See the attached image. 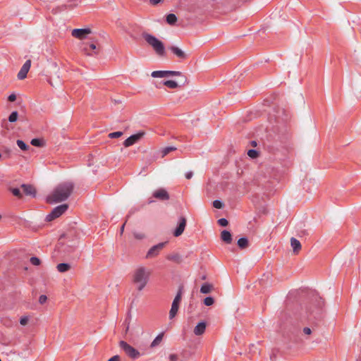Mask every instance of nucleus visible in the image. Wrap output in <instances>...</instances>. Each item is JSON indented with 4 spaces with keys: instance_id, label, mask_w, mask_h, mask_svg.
Instances as JSON below:
<instances>
[{
    "instance_id": "aec40b11",
    "label": "nucleus",
    "mask_w": 361,
    "mask_h": 361,
    "mask_svg": "<svg viewBox=\"0 0 361 361\" xmlns=\"http://www.w3.org/2000/svg\"><path fill=\"white\" fill-rule=\"evenodd\" d=\"M164 332L160 333L158 334L156 338L153 340V341L150 344L151 348H155L157 345L160 344V343L162 341L163 337H164Z\"/></svg>"
},
{
    "instance_id": "a211bd4d",
    "label": "nucleus",
    "mask_w": 361,
    "mask_h": 361,
    "mask_svg": "<svg viewBox=\"0 0 361 361\" xmlns=\"http://www.w3.org/2000/svg\"><path fill=\"white\" fill-rule=\"evenodd\" d=\"M290 245L293 248V252L295 254H298L299 251L301 250L300 242L295 238H290Z\"/></svg>"
},
{
    "instance_id": "dca6fc26",
    "label": "nucleus",
    "mask_w": 361,
    "mask_h": 361,
    "mask_svg": "<svg viewBox=\"0 0 361 361\" xmlns=\"http://www.w3.org/2000/svg\"><path fill=\"white\" fill-rule=\"evenodd\" d=\"M169 49L172 51V53L176 55L178 58L180 59H185L187 58V54L182 49L176 46H171Z\"/></svg>"
},
{
    "instance_id": "423d86ee",
    "label": "nucleus",
    "mask_w": 361,
    "mask_h": 361,
    "mask_svg": "<svg viewBox=\"0 0 361 361\" xmlns=\"http://www.w3.org/2000/svg\"><path fill=\"white\" fill-rule=\"evenodd\" d=\"M182 287L179 288L178 291L172 302L171 308L169 311V318L171 319L175 317L178 311L179 304L182 297Z\"/></svg>"
},
{
    "instance_id": "473e14b6",
    "label": "nucleus",
    "mask_w": 361,
    "mask_h": 361,
    "mask_svg": "<svg viewBox=\"0 0 361 361\" xmlns=\"http://www.w3.org/2000/svg\"><path fill=\"white\" fill-rule=\"evenodd\" d=\"M30 143L35 147H41L42 145V140L37 138L32 139Z\"/></svg>"
},
{
    "instance_id": "6ab92c4d",
    "label": "nucleus",
    "mask_w": 361,
    "mask_h": 361,
    "mask_svg": "<svg viewBox=\"0 0 361 361\" xmlns=\"http://www.w3.org/2000/svg\"><path fill=\"white\" fill-rule=\"evenodd\" d=\"M221 238L226 244H231L233 240L231 232L227 230H224L221 232Z\"/></svg>"
},
{
    "instance_id": "c03bdc74",
    "label": "nucleus",
    "mask_w": 361,
    "mask_h": 361,
    "mask_svg": "<svg viewBox=\"0 0 361 361\" xmlns=\"http://www.w3.org/2000/svg\"><path fill=\"white\" fill-rule=\"evenodd\" d=\"M129 319H130L127 318L125 319V322H124V324L126 325V331H127L129 329V324H130Z\"/></svg>"
},
{
    "instance_id": "b1692460",
    "label": "nucleus",
    "mask_w": 361,
    "mask_h": 361,
    "mask_svg": "<svg viewBox=\"0 0 361 361\" xmlns=\"http://www.w3.org/2000/svg\"><path fill=\"white\" fill-rule=\"evenodd\" d=\"M212 286L208 283H204L202 285L200 288V292L204 294H207L210 293L212 290Z\"/></svg>"
},
{
    "instance_id": "864d4df0",
    "label": "nucleus",
    "mask_w": 361,
    "mask_h": 361,
    "mask_svg": "<svg viewBox=\"0 0 361 361\" xmlns=\"http://www.w3.org/2000/svg\"><path fill=\"white\" fill-rule=\"evenodd\" d=\"M167 259H173V257H167Z\"/></svg>"
},
{
    "instance_id": "de8ad7c7",
    "label": "nucleus",
    "mask_w": 361,
    "mask_h": 361,
    "mask_svg": "<svg viewBox=\"0 0 361 361\" xmlns=\"http://www.w3.org/2000/svg\"><path fill=\"white\" fill-rule=\"evenodd\" d=\"M213 206L216 209H223L225 206V204H213Z\"/></svg>"
},
{
    "instance_id": "a878e982",
    "label": "nucleus",
    "mask_w": 361,
    "mask_h": 361,
    "mask_svg": "<svg viewBox=\"0 0 361 361\" xmlns=\"http://www.w3.org/2000/svg\"><path fill=\"white\" fill-rule=\"evenodd\" d=\"M177 21V17L173 13H170L166 16V22L169 25H173Z\"/></svg>"
},
{
    "instance_id": "2eb2a0df",
    "label": "nucleus",
    "mask_w": 361,
    "mask_h": 361,
    "mask_svg": "<svg viewBox=\"0 0 361 361\" xmlns=\"http://www.w3.org/2000/svg\"><path fill=\"white\" fill-rule=\"evenodd\" d=\"M153 196L160 201H166L169 200V195L168 192L163 188H159L155 190Z\"/></svg>"
},
{
    "instance_id": "49530a36",
    "label": "nucleus",
    "mask_w": 361,
    "mask_h": 361,
    "mask_svg": "<svg viewBox=\"0 0 361 361\" xmlns=\"http://www.w3.org/2000/svg\"><path fill=\"white\" fill-rule=\"evenodd\" d=\"M161 0H149V2L152 5H157L158 4Z\"/></svg>"
},
{
    "instance_id": "0eeeda50",
    "label": "nucleus",
    "mask_w": 361,
    "mask_h": 361,
    "mask_svg": "<svg viewBox=\"0 0 361 361\" xmlns=\"http://www.w3.org/2000/svg\"><path fill=\"white\" fill-rule=\"evenodd\" d=\"M167 242L159 243L152 246L147 252L145 258L150 259L158 256Z\"/></svg>"
},
{
    "instance_id": "bb28decb",
    "label": "nucleus",
    "mask_w": 361,
    "mask_h": 361,
    "mask_svg": "<svg viewBox=\"0 0 361 361\" xmlns=\"http://www.w3.org/2000/svg\"><path fill=\"white\" fill-rule=\"evenodd\" d=\"M164 85L171 89H176L178 87V83L173 80H166L164 82Z\"/></svg>"
},
{
    "instance_id": "9d476101",
    "label": "nucleus",
    "mask_w": 361,
    "mask_h": 361,
    "mask_svg": "<svg viewBox=\"0 0 361 361\" xmlns=\"http://www.w3.org/2000/svg\"><path fill=\"white\" fill-rule=\"evenodd\" d=\"M190 354L186 350H183L179 353L171 354L169 356V361H188Z\"/></svg>"
},
{
    "instance_id": "72a5a7b5",
    "label": "nucleus",
    "mask_w": 361,
    "mask_h": 361,
    "mask_svg": "<svg viewBox=\"0 0 361 361\" xmlns=\"http://www.w3.org/2000/svg\"><path fill=\"white\" fill-rule=\"evenodd\" d=\"M247 155L250 157H251L252 159H255V158H257L258 157V152H257V151H256L255 149H250L247 152Z\"/></svg>"
},
{
    "instance_id": "7ed1b4c3",
    "label": "nucleus",
    "mask_w": 361,
    "mask_h": 361,
    "mask_svg": "<svg viewBox=\"0 0 361 361\" xmlns=\"http://www.w3.org/2000/svg\"><path fill=\"white\" fill-rule=\"evenodd\" d=\"M142 37L145 41L150 46L154 52L159 56H164L166 54L165 47L164 43L157 38L155 36L144 32Z\"/></svg>"
},
{
    "instance_id": "a18cd8bd",
    "label": "nucleus",
    "mask_w": 361,
    "mask_h": 361,
    "mask_svg": "<svg viewBox=\"0 0 361 361\" xmlns=\"http://www.w3.org/2000/svg\"><path fill=\"white\" fill-rule=\"evenodd\" d=\"M193 176V173L192 171H189L185 173V178L187 179H190Z\"/></svg>"
},
{
    "instance_id": "4be33fe9",
    "label": "nucleus",
    "mask_w": 361,
    "mask_h": 361,
    "mask_svg": "<svg viewBox=\"0 0 361 361\" xmlns=\"http://www.w3.org/2000/svg\"><path fill=\"white\" fill-rule=\"evenodd\" d=\"M237 244L240 249H245L248 247V239L245 237L240 238L238 239Z\"/></svg>"
},
{
    "instance_id": "1a4fd4ad",
    "label": "nucleus",
    "mask_w": 361,
    "mask_h": 361,
    "mask_svg": "<svg viewBox=\"0 0 361 361\" xmlns=\"http://www.w3.org/2000/svg\"><path fill=\"white\" fill-rule=\"evenodd\" d=\"M145 135V133L144 131H140L137 133L134 134V135L130 136L128 138H127L123 142V145L126 147H128L135 144L136 142H137L140 140H141L144 137Z\"/></svg>"
},
{
    "instance_id": "e433bc0d",
    "label": "nucleus",
    "mask_w": 361,
    "mask_h": 361,
    "mask_svg": "<svg viewBox=\"0 0 361 361\" xmlns=\"http://www.w3.org/2000/svg\"><path fill=\"white\" fill-rule=\"evenodd\" d=\"M218 224L221 226H226L228 224V221L225 218H221V219H219L218 220Z\"/></svg>"
},
{
    "instance_id": "ddd939ff",
    "label": "nucleus",
    "mask_w": 361,
    "mask_h": 361,
    "mask_svg": "<svg viewBox=\"0 0 361 361\" xmlns=\"http://www.w3.org/2000/svg\"><path fill=\"white\" fill-rule=\"evenodd\" d=\"M315 300L317 301V305L315 307L314 310H309L310 315L312 316L314 318L318 317L322 312V307L324 305V302L322 300V298H318L317 296L315 297Z\"/></svg>"
},
{
    "instance_id": "5701e85b",
    "label": "nucleus",
    "mask_w": 361,
    "mask_h": 361,
    "mask_svg": "<svg viewBox=\"0 0 361 361\" xmlns=\"http://www.w3.org/2000/svg\"><path fill=\"white\" fill-rule=\"evenodd\" d=\"M153 78H168L167 71H155L151 73Z\"/></svg>"
},
{
    "instance_id": "393cba45",
    "label": "nucleus",
    "mask_w": 361,
    "mask_h": 361,
    "mask_svg": "<svg viewBox=\"0 0 361 361\" xmlns=\"http://www.w3.org/2000/svg\"><path fill=\"white\" fill-rule=\"evenodd\" d=\"M175 150H176V147H166L162 148L160 151V152L161 154V157H164L169 153H170L171 152L175 151Z\"/></svg>"
},
{
    "instance_id": "412c9836",
    "label": "nucleus",
    "mask_w": 361,
    "mask_h": 361,
    "mask_svg": "<svg viewBox=\"0 0 361 361\" xmlns=\"http://www.w3.org/2000/svg\"><path fill=\"white\" fill-rule=\"evenodd\" d=\"M57 270L61 273L68 271L71 269V265L68 263H60L57 264Z\"/></svg>"
},
{
    "instance_id": "3c124183",
    "label": "nucleus",
    "mask_w": 361,
    "mask_h": 361,
    "mask_svg": "<svg viewBox=\"0 0 361 361\" xmlns=\"http://www.w3.org/2000/svg\"><path fill=\"white\" fill-rule=\"evenodd\" d=\"M83 51L85 54H87V55H91V54H90L87 51V48H84L83 49Z\"/></svg>"
},
{
    "instance_id": "8fccbe9b",
    "label": "nucleus",
    "mask_w": 361,
    "mask_h": 361,
    "mask_svg": "<svg viewBox=\"0 0 361 361\" xmlns=\"http://www.w3.org/2000/svg\"><path fill=\"white\" fill-rule=\"evenodd\" d=\"M124 227H125V224H123L121 227V231H120V233L121 234L123 233V231H124Z\"/></svg>"
},
{
    "instance_id": "7c9ffc66",
    "label": "nucleus",
    "mask_w": 361,
    "mask_h": 361,
    "mask_svg": "<svg viewBox=\"0 0 361 361\" xmlns=\"http://www.w3.org/2000/svg\"><path fill=\"white\" fill-rule=\"evenodd\" d=\"M214 299L211 296L207 297L204 300V304L206 306H211L214 304Z\"/></svg>"
},
{
    "instance_id": "f3484780",
    "label": "nucleus",
    "mask_w": 361,
    "mask_h": 361,
    "mask_svg": "<svg viewBox=\"0 0 361 361\" xmlns=\"http://www.w3.org/2000/svg\"><path fill=\"white\" fill-rule=\"evenodd\" d=\"M206 329V323L204 322H199L194 329V334L196 336L202 335Z\"/></svg>"
},
{
    "instance_id": "4c0bfd02",
    "label": "nucleus",
    "mask_w": 361,
    "mask_h": 361,
    "mask_svg": "<svg viewBox=\"0 0 361 361\" xmlns=\"http://www.w3.org/2000/svg\"><path fill=\"white\" fill-rule=\"evenodd\" d=\"M47 297L45 295H41L39 298V302L41 305L44 304L47 302Z\"/></svg>"
},
{
    "instance_id": "09e8293b",
    "label": "nucleus",
    "mask_w": 361,
    "mask_h": 361,
    "mask_svg": "<svg viewBox=\"0 0 361 361\" xmlns=\"http://www.w3.org/2000/svg\"><path fill=\"white\" fill-rule=\"evenodd\" d=\"M90 49H92V50L96 49V45H95V44H91L90 45Z\"/></svg>"
},
{
    "instance_id": "39448f33",
    "label": "nucleus",
    "mask_w": 361,
    "mask_h": 361,
    "mask_svg": "<svg viewBox=\"0 0 361 361\" xmlns=\"http://www.w3.org/2000/svg\"><path fill=\"white\" fill-rule=\"evenodd\" d=\"M68 208V204H59L54 208L45 218L47 221H51L62 215Z\"/></svg>"
},
{
    "instance_id": "cd10ccee",
    "label": "nucleus",
    "mask_w": 361,
    "mask_h": 361,
    "mask_svg": "<svg viewBox=\"0 0 361 361\" xmlns=\"http://www.w3.org/2000/svg\"><path fill=\"white\" fill-rule=\"evenodd\" d=\"M11 192L14 196H16L20 199H21L23 197V193L21 192L20 188H11Z\"/></svg>"
},
{
    "instance_id": "a19ab883",
    "label": "nucleus",
    "mask_w": 361,
    "mask_h": 361,
    "mask_svg": "<svg viewBox=\"0 0 361 361\" xmlns=\"http://www.w3.org/2000/svg\"><path fill=\"white\" fill-rule=\"evenodd\" d=\"M302 331H303V333H304L305 334H306V335H310V334L312 333V330H311V329H310V328H309V327H305V328H303Z\"/></svg>"
},
{
    "instance_id": "79ce46f5",
    "label": "nucleus",
    "mask_w": 361,
    "mask_h": 361,
    "mask_svg": "<svg viewBox=\"0 0 361 361\" xmlns=\"http://www.w3.org/2000/svg\"><path fill=\"white\" fill-rule=\"evenodd\" d=\"M8 99L9 102H11L16 101V94H11V95L8 96Z\"/></svg>"
},
{
    "instance_id": "f704fd0d",
    "label": "nucleus",
    "mask_w": 361,
    "mask_h": 361,
    "mask_svg": "<svg viewBox=\"0 0 361 361\" xmlns=\"http://www.w3.org/2000/svg\"><path fill=\"white\" fill-rule=\"evenodd\" d=\"M123 135V133L121 131L114 132L109 134V137L110 138H117L120 137Z\"/></svg>"
},
{
    "instance_id": "37998d69",
    "label": "nucleus",
    "mask_w": 361,
    "mask_h": 361,
    "mask_svg": "<svg viewBox=\"0 0 361 361\" xmlns=\"http://www.w3.org/2000/svg\"><path fill=\"white\" fill-rule=\"evenodd\" d=\"M108 361H120V356L118 355H114L109 359Z\"/></svg>"
},
{
    "instance_id": "58836bf2",
    "label": "nucleus",
    "mask_w": 361,
    "mask_h": 361,
    "mask_svg": "<svg viewBox=\"0 0 361 361\" xmlns=\"http://www.w3.org/2000/svg\"><path fill=\"white\" fill-rule=\"evenodd\" d=\"M133 235L136 239H138V240H141L145 238V235L141 233H134Z\"/></svg>"
},
{
    "instance_id": "603ef678",
    "label": "nucleus",
    "mask_w": 361,
    "mask_h": 361,
    "mask_svg": "<svg viewBox=\"0 0 361 361\" xmlns=\"http://www.w3.org/2000/svg\"><path fill=\"white\" fill-rule=\"evenodd\" d=\"M212 203H214V204H216V203H221V201H219V200H214Z\"/></svg>"
},
{
    "instance_id": "ea45409f",
    "label": "nucleus",
    "mask_w": 361,
    "mask_h": 361,
    "mask_svg": "<svg viewBox=\"0 0 361 361\" xmlns=\"http://www.w3.org/2000/svg\"><path fill=\"white\" fill-rule=\"evenodd\" d=\"M27 322H28V317H22L20 318V323L22 325L27 324Z\"/></svg>"
},
{
    "instance_id": "c756f323",
    "label": "nucleus",
    "mask_w": 361,
    "mask_h": 361,
    "mask_svg": "<svg viewBox=\"0 0 361 361\" xmlns=\"http://www.w3.org/2000/svg\"><path fill=\"white\" fill-rule=\"evenodd\" d=\"M18 114L17 111H13L8 116V121L11 123L16 122L18 119Z\"/></svg>"
},
{
    "instance_id": "2f4dec72",
    "label": "nucleus",
    "mask_w": 361,
    "mask_h": 361,
    "mask_svg": "<svg viewBox=\"0 0 361 361\" xmlns=\"http://www.w3.org/2000/svg\"><path fill=\"white\" fill-rule=\"evenodd\" d=\"M30 262L32 265L35 266H38L41 263L40 259L37 257H32L30 259Z\"/></svg>"
},
{
    "instance_id": "5fc2aeb1",
    "label": "nucleus",
    "mask_w": 361,
    "mask_h": 361,
    "mask_svg": "<svg viewBox=\"0 0 361 361\" xmlns=\"http://www.w3.org/2000/svg\"><path fill=\"white\" fill-rule=\"evenodd\" d=\"M1 157V154H0V158Z\"/></svg>"
},
{
    "instance_id": "f03ea898",
    "label": "nucleus",
    "mask_w": 361,
    "mask_h": 361,
    "mask_svg": "<svg viewBox=\"0 0 361 361\" xmlns=\"http://www.w3.org/2000/svg\"><path fill=\"white\" fill-rule=\"evenodd\" d=\"M151 271L145 267H137L133 274V283L136 285L137 290H142L148 283Z\"/></svg>"
},
{
    "instance_id": "20e7f679",
    "label": "nucleus",
    "mask_w": 361,
    "mask_h": 361,
    "mask_svg": "<svg viewBox=\"0 0 361 361\" xmlns=\"http://www.w3.org/2000/svg\"><path fill=\"white\" fill-rule=\"evenodd\" d=\"M120 348L125 352V353L131 359H137L140 357V353L128 344L127 342L124 341H121L119 342Z\"/></svg>"
},
{
    "instance_id": "f257e3e1",
    "label": "nucleus",
    "mask_w": 361,
    "mask_h": 361,
    "mask_svg": "<svg viewBox=\"0 0 361 361\" xmlns=\"http://www.w3.org/2000/svg\"><path fill=\"white\" fill-rule=\"evenodd\" d=\"M73 190V185L72 183L68 182L56 186L51 193L47 197V202H63L67 200Z\"/></svg>"
},
{
    "instance_id": "f8f14e48",
    "label": "nucleus",
    "mask_w": 361,
    "mask_h": 361,
    "mask_svg": "<svg viewBox=\"0 0 361 361\" xmlns=\"http://www.w3.org/2000/svg\"><path fill=\"white\" fill-rule=\"evenodd\" d=\"M91 32L92 30L90 28L74 29L72 30L71 35L77 39H85Z\"/></svg>"
},
{
    "instance_id": "6e6552de",
    "label": "nucleus",
    "mask_w": 361,
    "mask_h": 361,
    "mask_svg": "<svg viewBox=\"0 0 361 361\" xmlns=\"http://www.w3.org/2000/svg\"><path fill=\"white\" fill-rule=\"evenodd\" d=\"M186 226V217L181 214L178 219L176 228L173 232L175 237H178L183 234Z\"/></svg>"
},
{
    "instance_id": "c9c22d12",
    "label": "nucleus",
    "mask_w": 361,
    "mask_h": 361,
    "mask_svg": "<svg viewBox=\"0 0 361 361\" xmlns=\"http://www.w3.org/2000/svg\"><path fill=\"white\" fill-rule=\"evenodd\" d=\"M181 73L179 71H167V77L181 75Z\"/></svg>"
},
{
    "instance_id": "9b49d317",
    "label": "nucleus",
    "mask_w": 361,
    "mask_h": 361,
    "mask_svg": "<svg viewBox=\"0 0 361 361\" xmlns=\"http://www.w3.org/2000/svg\"><path fill=\"white\" fill-rule=\"evenodd\" d=\"M20 189L22 190L23 192L27 196H30L33 198L37 196V189L33 185L22 184L20 185Z\"/></svg>"
},
{
    "instance_id": "4468645a",
    "label": "nucleus",
    "mask_w": 361,
    "mask_h": 361,
    "mask_svg": "<svg viewBox=\"0 0 361 361\" xmlns=\"http://www.w3.org/2000/svg\"><path fill=\"white\" fill-rule=\"evenodd\" d=\"M31 66V61L27 60L21 67L20 71L18 73V78L19 80H23L27 77V74Z\"/></svg>"
},
{
    "instance_id": "c85d7f7f",
    "label": "nucleus",
    "mask_w": 361,
    "mask_h": 361,
    "mask_svg": "<svg viewBox=\"0 0 361 361\" xmlns=\"http://www.w3.org/2000/svg\"><path fill=\"white\" fill-rule=\"evenodd\" d=\"M17 145L23 151H26L28 149L29 147L27 145L23 140H18L16 141Z\"/></svg>"
}]
</instances>
